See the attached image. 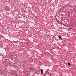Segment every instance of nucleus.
Returning a JSON list of instances; mask_svg holds the SVG:
<instances>
[{
    "instance_id": "f257e3e1",
    "label": "nucleus",
    "mask_w": 76,
    "mask_h": 76,
    "mask_svg": "<svg viewBox=\"0 0 76 76\" xmlns=\"http://www.w3.org/2000/svg\"><path fill=\"white\" fill-rule=\"evenodd\" d=\"M58 38L60 39H62V38L60 36H58Z\"/></svg>"
},
{
    "instance_id": "f03ea898",
    "label": "nucleus",
    "mask_w": 76,
    "mask_h": 76,
    "mask_svg": "<svg viewBox=\"0 0 76 76\" xmlns=\"http://www.w3.org/2000/svg\"><path fill=\"white\" fill-rule=\"evenodd\" d=\"M41 71V74H43V70H42V69H41L40 70Z\"/></svg>"
},
{
    "instance_id": "7ed1b4c3",
    "label": "nucleus",
    "mask_w": 76,
    "mask_h": 76,
    "mask_svg": "<svg viewBox=\"0 0 76 76\" xmlns=\"http://www.w3.org/2000/svg\"><path fill=\"white\" fill-rule=\"evenodd\" d=\"M67 64L68 66H70V63H68Z\"/></svg>"
},
{
    "instance_id": "20e7f679",
    "label": "nucleus",
    "mask_w": 76,
    "mask_h": 76,
    "mask_svg": "<svg viewBox=\"0 0 76 76\" xmlns=\"http://www.w3.org/2000/svg\"><path fill=\"white\" fill-rule=\"evenodd\" d=\"M72 29V28H69V29Z\"/></svg>"
},
{
    "instance_id": "39448f33",
    "label": "nucleus",
    "mask_w": 76,
    "mask_h": 76,
    "mask_svg": "<svg viewBox=\"0 0 76 76\" xmlns=\"http://www.w3.org/2000/svg\"><path fill=\"white\" fill-rule=\"evenodd\" d=\"M15 76H17V75H15Z\"/></svg>"
}]
</instances>
